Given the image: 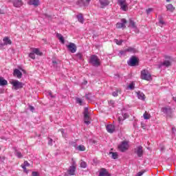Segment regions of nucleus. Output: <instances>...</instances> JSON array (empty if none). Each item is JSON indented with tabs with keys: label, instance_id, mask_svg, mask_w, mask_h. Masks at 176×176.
Here are the masks:
<instances>
[{
	"label": "nucleus",
	"instance_id": "cd10ccee",
	"mask_svg": "<svg viewBox=\"0 0 176 176\" xmlns=\"http://www.w3.org/2000/svg\"><path fill=\"white\" fill-rule=\"evenodd\" d=\"M143 118L146 120H148L151 119V114H149L146 111H145V113L143 114Z\"/></svg>",
	"mask_w": 176,
	"mask_h": 176
},
{
	"label": "nucleus",
	"instance_id": "4c0bfd02",
	"mask_svg": "<svg viewBox=\"0 0 176 176\" xmlns=\"http://www.w3.org/2000/svg\"><path fill=\"white\" fill-rule=\"evenodd\" d=\"M145 173V170L140 171L137 173L136 176H142L144 173Z\"/></svg>",
	"mask_w": 176,
	"mask_h": 176
},
{
	"label": "nucleus",
	"instance_id": "9b49d317",
	"mask_svg": "<svg viewBox=\"0 0 176 176\" xmlns=\"http://www.w3.org/2000/svg\"><path fill=\"white\" fill-rule=\"evenodd\" d=\"M138 63V60H137V58L135 56H133L130 60L128 62V65L131 67H135L137 65V63Z\"/></svg>",
	"mask_w": 176,
	"mask_h": 176
},
{
	"label": "nucleus",
	"instance_id": "2eb2a0df",
	"mask_svg": "<svg viewBox=\"0 0 176 176\" xmlns=\"http://www.w3.org/2000/svg\"><path fill=\"white\" fill-rule=\"evenodd\" d=\"M14 76H16L18 79H21V76H23V74L19 69H15L14 70Z\"/></svg>",
	"mask_w": 176,
	"mask_h": 176
},
{
	"label": "nucleus",
	"instance_id": "c03bdc74",
	"mask_svg": "<svg viewBox=\"0 0 176 176\" xmlns=\"http://www.w3.org/2000/svg\"><path fill=\"white\" fill-rule=\"evenodd\" d=\"M129 114L124 113L123 115V118H124L123 120H124V119H127L129 118Z\"/></svg>",
	"mask_w": 176,
	"mask_h": 176
},
{
	"label": "nucleus",
	"instance_id": "f8f14e48",
	"mask_svg": "<svg viewBox=\"0 0 176 176\" xmlns=\"http://www.w3.org/2000/svg\"><path fill=\"white\" fill-rule=\"evenodd\" d=\"M3 43L1 44V46H6L8 45H12V40L8 36L3 38Z\"/></svg>",
	"mask_w": 176,
	"mask_h": 176
},
{
	"label": "nucleus",
	"instance_id": "bb28decb",
	"mask_svg": "<svg viewBox=\"0 0 176 176\" xmlns=\"http://www.w3.org/2000/svg\"><path fill=\"white\" fill-rule=\"evenodd\" d=\"M120 93H121L120 89H117L115 91H113V92L112 93V96H113V97H118V96H119V94H120Z\"/></svg>",
	"mask_w": 176,
	"mask_h": 176
},
{
	"label": "nucleus",
	"instance_id": "864d4df0",
	"mask_svg": "<svg viewBox=\"0 0 176 176\" xmlns=\"http://www.w3.org/2000/svg\"><path fill=\"white\" fill-rule=\"evenodd\" d=\"M84 85H87V81H84Z\"/></svg>",
	"mask_w": 176,
	"mask_h": 176
},
{
	"label": "nucleus",
	"instance_id": "423d86ee",
	"mask_svg": "<svg viewBox=\"0 0 176 176\" xmlns=\"http://www.w3.org/2000/svg\"><path fill=\"white\" fill-rule=\"evenodd\" d=\"M118 4L120 6V9L124 12H127L129 10V7L127 6V3H126V0H119Z\"/></svg>",
	"mask_w": 176,
	"mask_h": 176
},
{
	"label": "nucleus",
	"instance_id": "20e7f679",
	"mask_svg": "<svg viewBox=\"0 0 176 176\" xmlns=\"http://www.w3.org/2000/svg\"><path fill=\"white\" fill-rule=\"evenodd\" d=\"M134 153L137 155L138 157H142L144 156V150L142 146H139L134 149Z\"/></svg>",
	"mask_w": 176,
	"mask_h": 176
},
{
	"label": "nucleus",
	"instance_id": "052dcab7",
	"mask_svg": "<svg viewBox=\"0 0 176 176\" xmlns=\"http://www.w3.org/2000/svg\"><path fill=\"white\" fill-rule=\"evenodd\" d=\"M0 151H1V147H0Z\"/></svg>",
	"mask_w": 176,
	"mask_h": 176
},
{
	"label": "nucleus",
	"instance_id": "603ef678",
	"mask_svg": "<svg viewBox=\"0 0 176 176\" xmlns=\"http://www.w3.org/2000/svg\"><path fill=\"white\" fill-rule=\"evenodd\" d=\"M122 120H122V118H120V117H119V118H118V122H122Z\"/></svg>",
	"mask_w": 176,
	"mask_h": 176
},
{
	"label": "nucleus",
	"instance_id": "3c124183",
	"mask_svg": "<svg viewBox=\"0 0 176 176\" xmlns=\"http://www.w3.org/2000/svg\"><path fill=\"white\" fill-rule=\"evenodd\" d=\"M90 1H91V0H85V2H87V5H89V3L90 2Z\"/></svg>",
	"mask_w": 176,
	"mask_h": 176
},
{
	"label": "nucleus",
	"instance_id": "58836bf2",
	"mask_svg": "<svg viewBox=\"0 0 176 176\" xmlns=\"http://www.w3.org/2000/svg\"><path fill=\"white\" fill-rule=\"evenodd\" d=\"M130 24L133 28H136L137 26H135V23L133 21H130Z\"/></svg>",
	"mask_w": 176,
	"mask_h": 176
},
{
	"label": "nucleus",
	"instance_id": "7c9ffc66",
	"mask_svg": "<svg viewBox=\"0 0 176 176\" xmlns=\"http://www.w3.org/2000/svg\"><path fill=\"white\" fill-rule=\"evenodd\" d=\"M110 155H111L112 159H118V153L110 152Z\"/></svg>",
	"mask_w": 176,
	"mask_h": 176
},
{
	"label": "nucleus",
	"instance_id": "49530a36",
	"mask_svg": "<svg viewBox=\"0 0 176 176\" xmlns=\"http://www.w3.org/2000/svg\"><path fill=\"white\" fill-rule=\"evenodd\" d=\"M48 144H49V145H53V140L50 139V141H49Z\"/></svg>",
	"mask_w": 176,
	"mask_h": 176
},
{
	"label": "nucleus",
	"instance_id": "6ab92c4d",
	"mask_svg": "<svg viewBox=\"0 0 176 176\" xmlns=\"http://www.w3.org/2000/svg\"><path fill=\"white\" fill-rule=\"evenodd\" d=\"M28 4L33 5L34 6H39V0H30Z\"/></svg>",
	"mask_w": 176,
	"mask_h": 176
},
{
	"label": "nucleus",
	"instance_id": "13d9d810",
	"mask_svg": "<svg viewBox=\"0 0 176 176\" xmlns=\"http://www.w3.org/2000/svg\"><path fill=\"white\" fill-rule=\"evenodd\" d=\"M0 14H3V12H1L0 11Z\"/></svg>",
	"mask_w": 176,
	"mask_h": 176
},
{
	"label": "nucleus",
	"instance_id": "79ce46f5",
	"mask_svg": "<svg viewBox=\"0 0 176 176\" xmlns=\"http://www.w3.org/2000/svg\"><path fill=\"white\" fill-rule=\"evenodd\" d=\"M32 176H38L39 174L38 173V172L34 171V172L32 173Z\"/></svg>",
	"mask_w": 176,
	"mask_h": 176
},
{
	"label": "nucleus",
	"instance_id": "a19ab883",
	"mask_svg": "<svg viewBox=\"0 0 176 176\" xmlns=\"http://www.w3.org/2000/svg\"><path fill=\"white\" fill-rule=\"evenodd\" d=\"M129 89H130L131 90H133V89H134V83L131 82V84H129V85L128 86Z\"/></svg>",
	"mask_w": 176,
	"mask_h": 176
},
{
	"label": "nucleus",
	"instance_id": "f257e3e1",
	"mask_svg": "<svg viewBox=\"0 0 176 176\" xmlns=\"http://www.w3.org/2000/svg\"><path fill=\"white\" fill-rule=\"evenodd\" d=\"M140 78L143 80H147V81L152 80V75L146 69H144L141 72Z\"/></svg>",
	"mask_w": 176,
	"mask_h": 176
},
{
	"label": "nucleus",
	"instance_id": "8fccbe9b",
	"mask_svg": "<svg viewBox=\"0 0 176 176\" xmlns=\"http://www.w3.org/2000/svg\"><path fill=\"white\" fill-rule=\"evenodd\" d=\"M160 24H164V21L162 19H160Z\"/></svg>",
	"mask_w": 176,
	"mask_h": 176
},
{
	"label": "nucleus",
	"instance_id": "f03ea898",
	"mask_svg": "<svg viewBox=\"0 0 176 176\" xmlns=\"http://www.w3.org/2000/svg\"><path fill=\"white\" fill-rule=\"evenodd\" d=\"M89 63H90V64L94 65V67H100V65H101L100 58H98V56H97L96 55L91 56Z\"/></svg>",
	"mask_w": 176,
	"mask_h": 176
},
{
	"label": "nucleus",
	"instance_id": "f3484780",
	"mask_svg": "<svg viewBox=\"0 0 176 176\" xmlns=\"http://www.w3.org/2000/svg\"><path fill=\"white\" fill-rule=\"evenodd\" d=\"M76 170V168L75 166H70L67 173L69 175H75V170Z\"/></svg>",
	"mask_w": 176,
	"mask_h": 176
},
{
	"label": "nucleus",
	"instance_id": "09e8293b",
	"mask_svg": "<svg viewBox=\"0 0 176 176\" xmlns=\"http://www.w3.org/2000/svg\"><path fill=\"white\" fill-rule=\"evenodd\" d=\"M30 111H32L33 112L34 109H35V108H34V107H32V106H30Z\"/></svg>",
	"mask_w": 176,
	"mask_h": 176
},
{
	"label": "nucleus",
	"instance_id": "7ed1b4c3",
	"mask_svg": "<svg viewBox=\"0 0 176 176\" xmlns=\"http://www.w3.org/2000/svg\"><path fill=\"white\" fill-rule=\"evenodd\" d=\"M129 142L126 141L122 142L118 146V149L120 151V152H126V151H129Z\"/></svg>",
	"mask_w": 176,
	"mask_h": 176
},
{
	"label": "nucleus",
	"instance_id": "a18cd8bd",
	"mask_svg": "<svg viewBox=\"0 0 176 176\" xmlns=\"http://www.w3.org/2000/svg\"><path fill=\"white\" fill-rule=\"evenodd\" d=\"M56 36L58 39H60V38H63V35H61V34H58V33L56 34Z\"/></svg>",
	"mask_w": 176,
	"mask_h": 176
},
{
	"label": "nucleus",
	"instance_id": "39448f33",
	"mask_svg": "<svg viewBox=\"0 0 176 176\" xmlns=\"http://www.w3.org/2000/svg\"><path fill=\"white\" fill-rule=\"evenodd\" d=\"M14 87V90H19V89H23V82L19 80H13L11 82Z\"/></svg>",
	"mask_w": 176,
	"mask_h": 176
},
{
	"label": "nucleus",
	"instance_id": "e433bc0d",
	"mask_svg": "<svg viewBox=\"0 0 176 176\" xmlns=\"http://www.w3.org/2000/svg\"><path fill=\"white\" fill-rule=\"evenodd\" d=\"M76 56L77 57V58H78L79 60H82V57H83V56L82 55L81 53H77L76 54Z\"/></svg>",
	"mask_w": 176,
	"mask_h": 176
},
{
	"label": "nucleus",
	"instance_id": "72a5a7b5",
	"mask_svg": "<svg viewBox=\"0 0 176 176\" xmlns=\"http://www.w3.org/2000/svg\"><path fill=\"white\" fill-rule=\"evenodd\" d=\"M80 167H82V168H86V167H87V164L85 162V161H81Z\"/></svg>",
	"mask_w": 176,
	"mask_h": 176
},
{
	"label": "nucleus",
	"instance_id": "ea45409f",
	"mask_svg": "<svg viewBox=\"0 0 176 176\" xmlns=\"http://www.w3.org/2000/svg\"><path fill=\"white\" fill-rule=\"evenodd\" d=\"M146 12L147 14H149V13L153 12V8H148L147 10H146Z\"/></svg>",
	"mask_w": 176,
	"mask_h": 176
},
{
	"label": "nucleus",
	"instance_id": "412c9836",
	"mask_svg": "<svg viewBox=\"0 0 176 176\" xmlns=\"http://www.w3.org/2000/svg\"><path fill=\"white\" fill-rule=\"evenodd\" d=\"M108 171L105 168H102L99 173V176H108Z\"/></svg>",
	"mask_w": 176,
	"mask_h": 176
},
{
	"label": "nucleus",
	"instance_id": "b1692460",
	"mask_svg": "<svg viewBox=\"0 0 176 176\" xmlns=\"http://www.w3.org/2000/svg\"><path fill=\"white\" fill-rule=\"evenodd\" d=\"M77 19L78 21L81 23L82 24H83L84 21H85V19L83 18V15H82V14H80L78 15H77Z\"/></svg>",
	"mask_w": 176,
	"mask_h": 176
},
{
	"label": "nucleus",
	"instance_id": "6e6552de",
	"mask_svg": "<svg viewBox=\"0 0 176 176\" xmlns=\"http://www.w3.org/2000/svg\"><path fill=\"white\" fill-rule=\"evenodd\" d=\"M90 116H89V109H86L84 111V122L85 124H90Z\"/></svg>",
	"mask_w": 176,
	"mask_h": 176
},
{
	"label": "nucleus",
	"instance_id": "393cba45",
	"mask_svg": "<svg viewBox=\"0 0 176 176\" xmlns=\"http://www.w3.org/2000/svg\"><path fill=\"white\" fill-rule=\"evenodd\" d=\"M137 94L138 98H139V100H145V95L143 93L137 92Z\"/></svg>",
	"mask_w": 176,
	"mask_h": 176
},
{
	"label": "nucleus",
	"instance_id": "de8ad7c7",
	"mask_svg": "<svg viewBox=\"0 0 176 176\" xmlns=\"http://www.w3.org/2000/svg\"><path fill=\"white\" fill-rule=\"evenodd\" d=\"M72 166H74L75 168H76V162L75 161H73V164Z\"/></svg>",
	"mask_w": 176,
	"mask_h": 176
},
{
	"label": "nucleus",
	"instance_id": "473e14b6",
	"mask_svg": "<svg viewBox=\"0 0 176 176\" xmlns=\"http://www.w3.org/2000/svg\"><path fill=\"white\" fill-rule=\"evenodd\" d=\"M76 100L77 104H79L80 105L83 104V100L80 99V98H76Z\"/></svg>",
	"mask_w": 176,
	"mask_h": 176
},
{
	"label": "nucleus",
	"instance_id": "9d476101",
	"mask_svg": "<svg viewBox=\"0 0 176 176\" xmlns=\"http://www.w3.org/2000/svg\"><path fill=\"white\" fill-rule=\"evenodd\" d=\"M126 24H127V20L126 19H122L121 23L116 24L117 28H126Z\"/></svg>",
	"mask_w": 176,
	"mask_h": 176
},
{
	"label": "nucleus",
	"instance_id": "4be33fe9",
	"mask_svg": "<svg viewBox=\"0 0 176 176\" xmlns=\"http://www.w3.org/2000/svg\"><path fill=\"white\" fill-rule=\"evenodd\" d=\"M32 52L37 56H43V53H42L38 48H33Z\"/></svg>",
	"mask_w": 176,
	"mask_h": 176
},
{
	"label": "nucleus",
	"instance_id": "dca6fc26",
	"mask_svg": "<svg viewBox=\"0 0 176 176\" xmlns=\"http://www.w3.org/2000/svg\"><path fill=\"white\" fill-rule=\"evenodd\" d=\"M108 133H112L115 131V126L112 124H109L106 126Z\"/></svg>",
	"mask_w": 176,
	"mask_h": 176
},
{
	"label": "nucleus",
	"instance_id": "ddd939ff",
	"mask_svg": "<svg viewBox=\"0 0 176 176\" xmlns=\"http://www.w3.org/2000/svg\"><path fill=\"white\" fill-rule=\"evenodd\" d=\"M162 111L164 113H166L167 115H171V113H173V109H171L170 107H164Z\"/></svg>",
	"mask_w": 176,
	"mask_h": 176
},
{
	"label": "nucleus",
	"instance_id": "c85d7f7f",
	"mask_svg": "<svg viewBox=\"0 0 176 176\" xmlns=\"http://www.w3.org/2000/svg\"><path fill=\"white\" fill-rule=\"evenodd\" d=\"M162 65H164V67H171V61L165 60L162 63Z\"/></svg>",
	"mask_w": 176,
	"mask_h": 176
},
{
	"label": "nucleus",
	"instance_id": "37998d69",
	"mask_svg": "<svg viewBox=\"0 0 176 176\" xmlns=\"http://www.w3.org/2000/svg\"><path fill=\"white\" fill-rule=\"evenodd\" d=\"M58 39H59V41H60V42H62V43H65V41L64 40V37L63 36L60 37Z\"/></svg>",
	"mask_w": 176,
	"mask_h": 176
},
{
	"label": "nucleus",
	"instance_id": "a211bd4d",
	"mask_svg": "<svg viewBox=\"0 0 176 176\" xmlns=\"http://www.w3.org/2000/svg\"><path fill=\"white\" fill-rule=\"evenodd\" d=\"M99 2L102 8H105V6H108V5H109V1L108 0H99Z\"/></svg>",
	"mask_w": 176,
	"mask_h": 176
},
{
	"label": "nucleus",
	"instance_id": "a878e982",
	"mask_svg": "<svg viewBox=\"0 0 176 176\" xmlns=\"http://www.w3.org/2000/svg\"><path fill=\"white\" fill-rule=\"evenodd\" d=\"M76 149L80 152H85V151H86V147L84 145H79L77 146Z\"/></svg>",
	"mask_w": 176,
	"mask_h": 176
},
{
	"label": "nucleus",
	"instance_id": "f704fd0d",
	"mask_svg": "<svg viewBox=\"0 0 176 176\" xmlns=\"http://www.w3.org/2000/svg\"><path fill=\"white\" fill-rule=\"evenodd\" d=\"M16 156L19 158V159H22L23 157V154H21V152L19 151H16Z\"/></svg>",
	"mask_w": 176,
	"mask_h": 176
},
{
	"label": "nucleus",
	"instance_id": "5fc2aeb1",
	"mask_svg": "<svg viewBox=\"0 0 176 176\" xmlns=\"http://www.w3.org/2000/svg\"><path fill=\"white\" fill-rule=\"evenodd\" d=\"M110 103L111 104H113V100H110Z\"/></svg>",
	"mask_w": 176,
	"mask_h": 176
},
{
	"label": "nucleus",
	"instance_id": "6e6d98bb",
	"mask_svg": "<svg viewBox=\"0 0 176 176\" xmlns=\"http://www.w3.org/2000/svg\"><path fill=\"white\" fill-rule=\"evenodd\" d=\"M166 2H171L170 0H166Z\"/></svg>",
	"mask_w": 176,
	"mask_h": 176
},
{
	"label": "nucleus",
	"instance_id": "0eeeda50",
	"mask_svg": "<svg viewBox=\"0 0 176 176\" xmlns=\"http://www.w3.org/2000/svg\"><path fill=\"white\" fill-rule=\"evenodd\" d=\"M67 47L69 52H70L71 53L76 52L77 47H76V45H75V43H69V45H67Z\"/></svg>",
	"mask_w": 176,
	"mask_h": 176
},
{
	"label": "nucleus",
	"instance_id": "4d7b16f0",
	"mask_svg": "<svg viewBox=\"0 0 176 176\" xmlns=\"http://www.w3.org/2000/svg\"><path fill=\"white\" fill-rule=\"evenodd\" d=\"M174 101L176 102V98H173Z\"/></svg>",
	"mask_w": 176,
	"mask_h": 176
},
{
	"label": "nucleus",
	"instance_id": "2f4dec72",
	"mask_svg": "<svg viewBox=\"0 0 176 176\" xmlns=\"http://www.w3.org/2000/svg\"><path fill=\"white\" fill-rule=\"evenodd\" d=\"M114 42L116 43V45L120 46L123 43V40L114 39Z\"/></svg>",
	"mask_w": 176,
	"mask_h": 176
},
{
	"label": "nucleus",
	"instance_id": "c756f323",
	"mask_svg": "<svg viewBox=\"0 0 176 176\" xmlns=\"http://www.w3.org/2000/svg\"><path fill=\"white\" fill-rule=\"evenodd\" d=\"M125 52H129L131 53H135V49H134L131 47H129L126 50H125Z\"/></svg>",
	"mask_w": 176,
	"mask_h": 176
},
{
	"label": "nucleus",
	"instance_id": "aec40b11",
	"mask_svg": "<svg viewBox=\"0 0 176 176\" xmlns=\"http://www.w3.org/2000/svg\"><path fill=\"white\" fill-rule=\"evenodd\" d=\"M166 8L168 12L172 13L175 10V7L173 6V4H168L166 6Z\"/></svg>",
	"mask_w": 176,
	"mask_h": 176
},
{
	"label": "nucleus",
	"instance_id": "bf43d9fd",
	"mask_svg": "<svg viewBox=\"0 0 176 176\" xmlns=\"http://www.w3.org/2000/svg\"><path fill=\"white\" fill-rule=\"evenodd\" d=\"M2 160V157H0V162Z\"/></svg>",
	"mask_w": 176,
	"mask_h": 176
},
{
	"label": "nucleus",
	"instance_id": "4468645a",
	"mask_svg": "<svg viewBox=\"0 0 176 176\" xmlns=\"http://www.w3.org/2000/svg\"><path fill=\"white\" fill-rule=\"evenodd\" d=\"M22 5H23V3L21 0H14L13 2L14 8H21Z\"/></svg>",
	"mask_w": 176,
	"mask_h": 176
},
{
	"label": "nucleus",
	"instance_id": "5701e85b",
	"mask_svg": "<svg viewBox=\"0 0 176 176\" xmlns=\"http://www.w3.org/2000/svg\"><path fill=\"white\" fill-rule=\"evenodd\" d=\"M6 85H8V80L3 77H0V86H6Z\"/></svg>",
	"mask_w": 176,
	"mask_h": 176
},
{
	"label": "nucleus",
	"instance_id": "1a4fd4ad",
	"mask_svg": "<svg viewBox=\"0 0 176 176\" xmlns=\"http://www.w3.org/2000/svg\"><path fill=\"white\" fill-rule=\"evenodd\" d=\"M30 166L31 164L28 163V161H25L23 164L21 165L22 168H23L24 173H25L26 174H28V171H30L28 168H30Z\"/></svg>",
	"mask_w": 176,
	"mask_h": 176
},
{
	"label": "nucleus",
	"instance_id": "c9c22d12",
	"mask_svg": "<svg viewBox=\"0 0 176 176\" xmlns=\"http://www.w3.org/2000/svg\"><path fill=\"white\" fill-rule=\"evenodd\" d=\"M29 57L32 60H35V54L33 51L29 54Z\"/></svg>",
	"mask_w": 176,
	"mask_h": 176
}]
</instances>
